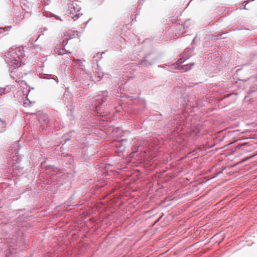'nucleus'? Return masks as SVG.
Masks as SVG:
<instances>
[{"instance_id":"1","label":"nucleus","mask_w":257,"mask_h":257,"mask_svg":"<svg viewBox=\"0 0 257 257\" xmlns=\"http://www.w3.org/2000/svg\"><path fill=\"white\" fill-rule=\"evenodd\" d=\"M25 54L23 48H18L12 50L6 56V61L11 67H19L23 59H24Z\"/></svg>"},{"instance_id":"2","label":"nucleus","mask_w":257,"mask_h":257,"mask_svg":"<svg viewBox=\"0 0 257 257\" xmlns=\"http://www.w3.org/2000/svg\"><path fill=\"white\" fill-rule=\"evenodd\" d=\"M184 62V60L182 58L178 60L176 64L175 65V67L178 70H183L184 71H187L190 70L191 67L194 65V63L187 64L184 65H181V64Z\"/></svg>"},{"instance_id":"3","label":"nucleus","mask_w":257,"mask_h":257,"mask_svg":"<svg viewBox=\"0 0 257 257\" xmlns=\"http://www.w3.org/2000/svg\"><path fill=\"white\" fill-rule=\"evenodd\" d=\"M123 143V142H117V144L115 145L116 148H117L118 151L120 152L123 151L126 147V146Z\"/></svg>"},{"instance_id":"4","label":"nucleus","mask_w":257,"mask_h":257,"mask_svg":"<svg viewBox=\"0 0 257 257\" xmlns=\"http://www.w3.org/2000/svg\"><path fill=\"white\" fill-rule=\"evenodd\" d=\"M15 4H19L22 8L23 7H26L28 1L27 0H14L13 2Z\"/></svg>"},{"instance_id":"5","label":"nucleus","mask_w":257,"mask_h":257,"mask_svg":"<svg viewBox=\"0 0 257 257\" xmlns=\"http://www.w3.org/2000/svg\"><path fill=\"white\" fill-rule=\"evenodd\" d=\"M15 73H17V74H18V75H19V76H21V74H21L22 72H21V69H18L16 72ZM23 75H21V77H22Z\"/></svg>"},{"instance_id":"6","label":"nucleus","mask_w":257,"mask_h":257,"mask_svg":"<svg viewBox=\"0 0 257 257\" xmlns=\"http://www.w3.org/2000/svg\"><path fill=\"white\" fill-rule=\"evenodd\" d=\"M16 81H18V82H21V85H23V84H26L25 82H24L23 81H21L20 80L17 79Z\"/></svg>"},{"instance_id":"7","label":"nucleus","mask_w":257,"mask_h":257,"mask_svg":"<svg viewBox=\"0 0 257 257\" xmlns=\"http://www.w3.org/2000/svg\"><path fill=\"white\" fill-rule=\"evenodd\" d=\"M4 91V89L0 87V95L2 94Z\"/></svg>"},{"instance_id":"8","label":"nucleus","mask_w":257,"mask_h":257,"mask_svg":"<svg viewBox=\"0 0 257 257\" xmlns=\"http://www.w3.org/2000/svg\"><path fill=\"white\" fill-rule=\"evenodd\" d=\"M28 100H29V98H28V94L27 95V96H26Z\"/></svg>"}]
</instances>
